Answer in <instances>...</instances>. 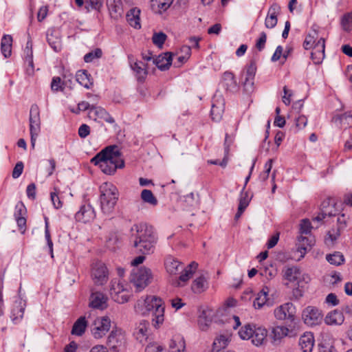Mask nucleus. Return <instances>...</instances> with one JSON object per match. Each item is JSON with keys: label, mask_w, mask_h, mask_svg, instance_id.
Returning <instances> with one entry per match:
<instances>
[{"label": "nucleus", "mask_w": 352, "mask_h": 352, "mask_svg": "<svg viewBox=\"0 0 352 352\" xmlns=\"http://www.w3.org/2000/svg\"><path fill=\"white\" fill-rule=\"evenodd\" d=\"M131 238L133 247L140 253L151 254L154 252L157 236L152 226L143 223L133 225L131 228Z\"/></svg>", "instance_id": "1"}, {"label": "nucleus", "mask_w": 352, "mask_h": 352, "mask_svg": "<svg viewBox=\"0 0 352 352\" xmlns=\"http://www.w3.org/2000/svg\"><path fill=\"white\" fill-rule=\"evenodd\" d=\"M91 162L98 166L107 175H112L118 168L124 166V162L117 146H109L97 153Z\"/></svg>", "instance_id": "2"}, {"label": "nucleus", "mask_w": 352, "mask_h": 352, "mask_svg": "<svg viewBox=\"0 0 352 352\" xmlns=\"http://www.w3.org/2000/svg\"><path fill=\"white\" fill-rule=\"evenodd\" d=\"M141 303L145 307L146 311L151 314L153 327L157 329L164 321L165 306L162 299L155 296H147L144 300H139L138 305Z\"/></svg>", "instance_id": "3"}, {"label": "nucleus", "mask_w": 352, "mask_h": 352, "mask_svg": "<svg viewBox=\"0 0 352 352\" xmlns=\"http://www.w3.org/2000/svg\"><path fill=\"white\" fill-rule=\"evenodd\" d=\"M100 192L101 210L104 214H109L118 199V190L113 184L104 182L100 186Z\"/></svg>", "instance_id": "4"}, {"label": "nucleus", "mask_w": 352, "mask_h": 352, "mask_svg": "<svg viewBox=\"0 0 352 352\" xmlns=\"http://www.w3.org/2000/svg\"><path fill=\"white\" fill-rule=\"evenodd\" d=\"M153 278L152 271L150 268L142 266L132 270L130 276L131 283L135 292H142L146 287Z\"/></svg>", "instance_id": "5"}, {"label": "nucleus", "mask_w": 352, "mask_h": 352, "mask_svg": "<svg viewBox=\"0 0 352 352\" xmlns=\"http://www.w3.org/2000/svg\"><path fill=\"white\" fill-rule=\"evenodd\" d=\"M30 132L31 146L34 148L36 138L41 131L40 110L37 104H32L30 110Z\"/></svg>", "instance_id": "6"}, {"label": "nucleus", "mask_w": 352, "mask_h": 352, "mask_svg": "<svg viewBox=\"0 0 352 352\" xmlns=\"http://www.w3.org/2000/svg\"><path fill=\"white\" fill-rule=\"evenodd\" d=\"M126 285L120 279H113L111 282L110 295L118 303L123 304L129 300V295L126 288Z\"/></svg>", "instance_id": "7"}, {"label": "nucleus", "mask_w": 352, "mask_h": 352, "mask_svg": "<svg viewBox=\"0 0 352 352\" xmlns=\"http://www.w3.org/2000/svg\"><path fill=\"white\" fill-rule=\"evenodd\" d=\"M302 318L305 324L309 326H314L322 322L323 314L318 308L308 306L303 310Z\"/></svg>", "instance_id": "8"}, {"label": "nucleus", "mask_w": 352, "mask_h": 352, "mask_svg": "<svg viewBox=\"0 0 352 352\" xmlns=\"http://www.w3.org/2000/svg\"><path fill=\"white\" fill-rule=\"evenodd\" d=\"M91 277L96 285H104L109 278V272L106 265L101 262L94 263L91 268Z\"/></svg>", "instance_id": "9"}, {"label": "nucleus", "mask_w": 352, "mask_h": 352, "mask_svg": "<svg viewBox=\"0 0 352 352\" xmlns=\"http://www.w3.org/2000/svg\"><path fill=\"white\" fill-rule=\"evenodd\" d=\"M296 309L292 302L284 303L274 309V316L277 320H289L291 322L294 320Z\"/></svg>", "instance_id": "10"}, {"label": "nucleus", "mask_w": 352, "mask_h": 352, "mask_svg": "<svg viewBox=\"0 0 352 352\" xmlns=\"http://www.w3.org/2000/svg\"><path fill=\"white\" fill-rule=\"evenodd\" d=\"M110 327L111 320L109 317L104 316L96 319L91 329L93 336L96 339L102 338L109 331Z\"/></svg>", "instance_id": "11"}, {"label": "nucleus", "mask_w": 352, "mask_h": 352, "mask_svg": "<svg viewBox=\"0 0 352 352\" xmlns=\"http://www.w3.org/2000/svg\"><path fill=\"white\" fill-rule=\"evenodd\" d=\"M224 99L221 94H215L212 98L210 114L212 119L215 122L221 120L224 111Z\"/></svg>", "instance_id": "12"}, {"label": "nucleus", "mask_w": 352, "mask_h": 352, "mask_svg": "<svg viewBox=\"0 0 352 352\" xmlns=\"http://www.w3.org/2000/svg\"><path fill=\"white\" fill-rule=\"evenodd\" d=\"M26 302L19 296L15 297L12 309L10 318L14 324H17L23 318Z\"/></svg>", "instance_id": "13"}, {"label": "nucleus", "mask_w": 352, "mask_h": 352, "mask_svg": "<svg viewBox=\"0 0 352 352\" xmlns=\"http://www.w3.org/2000/svg\"><path fill=\"white\" fill-rule=\"evenodd\" d=\"M325 41L322 37H319L318 41L313 43L311 58L314 64H320L324 58Z\"/></svg>", "instance_id": "14"}, {"label": "nucleus", "mask_w": 352, "mask_h": 352, "mask_svg": "<svg viewBox=\"0 0 352 352\" xmlns=\"http://www.w3.org/2000/svg\"><path fill=\"white\" fill-rule=\"evenodd\" d=\"M107 344L112 352H118L124 344V336L121 330L112 331Z\"/></svg>", "instance_id": "15"}, {"label": "nucleus", "mask_w": 352, "mask_h": 352, "mask_svg": "<svg viewBox=\"0 0 352 352\" xmlns=\"http://www.w3.org/2000/svg\"><path fill=\"white\" fill-rule=\"evenodd\" d=\"M96 213L94 209L90 204H84L81 206L80 210L76 213L75 218L76 221L82 223H88L94 219Z\"/></svg>", "instance_id": "16"}, {"label": "nucleus", "mask_w": 352, "mask_h": 352, "mask_svg": "<svg viewBox=\"0 0 352 352\" xmlns=\"http://www.w3.org/2000/svg\"><path fill=\"white\" fill-rule=\"evenodd\" d=\"M89 116L94 120L100 119L110 124L115 123L114 118L101 107L91 105V109L89 111Z\"/></svg>", "instance_id": "17"}, {"label": "nucleus", "mask_w": 352, "mask_h": 352, "mask_svg": "<svg viewBox=\"0 0 352 352\" xmlns=\"http://www.w3.org/2000/svg\"><path fill=\"white\" fill-rule=\"evenodd\" d=\"M256 72V65L254 60L250 61L246 67L244 89L248 92L253 91L254 79Z\"/></svg>", "instance_id": "18"}, {"label": "nucleus", "mask_w": 352, "mask_h": 352, "mask_svg": "<svg viewBox=\"0 0 352 352\" xmlns=\"http://www.w3.org/2000/svg\"><path fill=\"white\" fill-rule=\"evenodd\" d=\"M150 335L149 322L146 320H142L136 327L134 336L141 343L147 340Z\"/></svg>", "instance_id": "19"}, {"label": "nucleus", "mask_w": 352, "mask_h": 352, "mask_svg": "<svg viewBox=\"0 0 352 352\" xmlns=\"http://www.w3.org/2000/svg\"><path fill=\"white\" fill-rule=\"evenodd\" d=\"M107 6L111 19L118 20L122 17L123 8L121 0H107Z\"/></svg>", "instance_id": "20"}, {"label": "nucleus", "mask_w": 352, "mask_h": 352, "mask_svg": "<svg viewBox=\"0 0 352 352\" xmlns=\"http://www.w3.org/2000/svg\"><path fill=\"white\" fill-rule=\"evenodd\" d=\"M173 54L170 52H166L159 55L153 60L154 64L157 68L162 71L168 69L172 64Z\"/></svg>", "instance_id": "21"}, {"label": "nucleus", "mask_w": 352, "mask_h": 352, "mask_svg": "<svg viewBox=\"0 0 352 352\" xmlns=\"http://www.w3.org/2000/svg\"><path fill=\"white\" fill-rule=\"evenodd\" d=\"M107 298L101 292L92 293L89 305L96 309H104L107 307Z\"/></svg>", "instance_id": "22"}, {"label": "nucleus", "mask_w": 352, "mask_h": 352, "mask_svg": "<svg viewBox=\"0 0 352 352\" xmlns=\"http://www.w3.org/2000/svg\"><path fill=\"white\" fill-rule=\"evenodd\" d=\"M282 272L283 278L289 283L297 281L300 276V270L297 266H285Z\"/></svg>", "instance_id": "23"}, {"label": "nucleus", "mask_w": 352, "mask_h": 352, "mask_svg": "<svg viewBox=\"0 0 352 352\" xmlns=\"http://www.w3.org/2000/svg\"><path fill=\"white\" fill-rule=\"evenodd\" d=\"M344 321L343 313L338 309L329 312L324 318V322L328 325H341Z\"/></svg>", "instance_id": "24"}, {"label": "nucleus", "mask_w": 352, "mask_h": 352, "mask_svg": "<svg viewBox=\"0 0 352 352\" xmlns=\"http://www.w3.org/2000/svg\"><path fill=\"white\" fill-rule=\"evenodd\" d=\"M130 66L135 73L138 80L140 82L144 81L147 76V70L145 64L141 61L133 62L130 60Z\"/></svg>", "instance_id": "25"}, {"label": "nucleus", "mask_w": 352, "mask_h": 352, "mask_svg": "<svg viewBox=\"0 0 352 352\" xmlns=\"http://www.w3.org/2000/svg\"><path fill=\"white\" fill-rule=\"evenodd\" d=\"M186 348L184 338L177 334L173 336L169 344V352H184Z\"/></svg>", "instance_id": "26"}, {"label": "nucleus", "mask_w": 352, "mask_h": 352, "mask_svg": "<svg viewBox=\"0 0 352 352\" xmlns=\"http://www.w3.org/2000/svg\"><path fill=\"white\" fill-rule=\"evenodd\" d=\"M299 345L302 352H311L314 345V338L311 333H305L299 339Z\"/></svg>", "instance_id": "27"}, {"label": "nucleus", "mask_w": 352, "mask_h": 352, "mask_svg": "<svg viewBox=\"0 0 352 352\" xmlns=\"http://www.w3.org/2000/svg\"><path fill=\"white\" fill-rule=\"evenodd\" d=\"M164 265L167 272L170 274H176L183 268L182 263L171 256L166 258Z\"/></svg>", "instance_id": "28"}, {"label": "nucleus", "mask_w": 352, "mask_h": 352, "mask_svg": "<svg viewBox=\"0 0 352 352\" xmlns=\"http://www.w3.org/2000/svg\"><path fill=\"white\" fill-rule=\"evenodd\" d=\"M334 204V199L331 198H329L327 200L324 201L323 203L322 204V212L319 213L316 217H314L313 221L320 222L322 221L327 215L329 217L335 216L336 212H333L331 210H329L327 208L328 206Z\"/></svg>", "instance_id": "29"}, {"label": "nucleus", "mask_w": 352, "mask_h": 352, "mask_svg": "<svg viewBox=\"0 0 352 352\" xmlns=\"http://www.w3.org/2000/svg\"><path fill=\"white\" fill-rule=\"evenodd\" d=\"M173 0H151L152 10L158 14L166 11L172 5Z\"/></svg>", "instance_id": "30"}, {"label": "nucleus", "mask_w": 352, "mask_h": 352, "mask_svg": "<svg viewBox=\"0 0 352 352\" xmlns=\"http://www.w3.org/2000/svg\"><path fill=\"white\" fill-rule=\"evenodd\" d=\"M47 41L55 52H59L60 50L61 40L58 32L56 30L48 32L47 33Z\"/></svg>", "instance_id": "31"}, {"label": "nucleus", "mask_w": 352, "mask_h": 352, "mask_svg": "<svg viewBox=\"0 0 352 352\" xmlns=\"http://www.w3.org/2000/svg\"><path fill=\"white\" fill-rule=\"evenodd\" d=\"M140 10L136 8L131 9L126 14V20L129 25L135 28L140 29L141 25L140 23Z\"/></svg>", "instance_id": "32"}, {"label": "nucleus", "mask_w": 352, "mask_h": 352, "mask_svg": "<svg viewBox=\"0 0 352 352\" xmlns=\"http://www.w3.org/2000/svg\"><path fill=\"white\" fill-rule=\"evenodd\" d=\"M297 252L300 254V258H303L307 253V251L311 246V241L307 236L300 235L298 237V241L296 243Z\"/></svg>", "instance_id": "33"}, {"label": "nucleus", "mask_w": 352, "mask_h": 352, "mask_svg": "<svg viewBox=\"0 0 352 352\" xmlns=\"http://www.w3.org/2000/svg\"><path fill=\"white\" fill-rule=\"evenodd\" d=\"M269 293V288L264 287L257 294L256 298L254 300L253 306L255 309H260L263 308L267 302V296Z\"/></svg>", "instance_id": "34"}, {"label": "nucleus", "mask_w": 352, "mask_h": 352, "mask_svg": "<svg viewBox=\"0 0 352 352\" xmlns=\"http://www.w3.org/2000/svg\"><path fill=\"white\" fill-rule=\"evenodd\" d=\"M12 37L9 34H4L1 41V51L5 58H8L12 54Z\"/></svg>", "instance_id": "35"}, {"label": "nucleus", "mask_w": 352, "mask_h": 352, "mask_svg": "<svg viewBox=\"0 0 352 352\" xmlns=\"http://www.w3.org/2000/svg\"><path fill=\"white\" fill-rule=\"evenodd\" d=\"M267 336V330L265 328L255 326L254 334L251 339L253 344L256 346L261 345Z\"/></svg>", "instance_id": "36"}, {"label": "nucleus", "mask_w": 352, "mask_h": 352, "mask_svg": "<svg viewBox=\"0 0 352 352\" xmlns=\"http://www.w3.org/2000/svg\"><path fill=\"white\" fill-rule=\"evenodd\" d=\"M90 77L91 76L86 70H79L76 74V79L77 82L86 89H90L93 86V82Z\"/></svg>", "instance_id": "37"}, {"label": "nucleus", "mask_w": 352, "mask_h": 352, "mask_svg": "<svg viewBox=\"0 0 352 352\" xmlns=\"http://www.w3.org/2000/svg\"><path fill=\"white\" fill-rule=\"evenodd\" d=\"M231 335L223 334L219 336L213 342V348L212 352H216L218 349L225 350L224 349L228 346L230 342Z\"/></svg>", "instance_id": "38"}, {"label": "nucleus", "mask_w": 352, "mask_h": 352, "mask_svg": "<svg viewBox=\"0 0 352 352\" xmlns=\"http://www.w3.org/2000/svg\"><path fill=\"white\" fill-rule=\"evenodd\" d=\"M87 326L85 317L81 316L74 322L71 333L72 335L81 336L85 333Z\"/></svg>", "instance_id": "39"}, {"label": "nucleus", "mask_w": 352, "mask_h": 352, "mask_svg": "<svg viewBox=\"0 0 352 352\" xmlns=\"http://www.w3.org/2000/svg\"><path fill=\"white\" fill-rule=\"evenodd\" d=\"M319 37L318 32L313 27L310 32L305 36L302 45L303 47L307 50H311L313 43H315L316 41H318Z\"/></svg>", "instance_id": "40"}, {"label": "nucleus", "mask_w": 352, "mask_h": 352, "mask_svg": "<svg viewBox=\"0 0 352 352\" xmlns=\"http://www.w3.org/2000/svg\"><path fill=\"white\" fill-rule=\"evenodd\" d=\"M289 329L283 326H277L273 328L272 331V337L273 342L276 343L279 342L282 338L287 336Z\"/></svg>", "instance_id": "41"}, {"label": "nucleus", "mask_w": 352, "mask_h": 352, "mask_svg": "<svg viewBox=\"0 0 352 352\" xmlns=\"http://www.w3.org/2000/svg\"><path fill=\"white\" fill-rule=\"evenodd\" d=\"M223 82L227 90H232L236 87V81L232 72H226L223 74Z\"/></svg>", "instance_id": "42"}, {"label": "nucleus", "mask_w": 352, "mask_h": 352, "mask_svg": "<svg viewBox=\"0 0 352 352\" xmlns=\"http://www.w3.org/2000/svg\"><path fill=\"white\" fill-rule=\"evenodd\" d=\"M255 326L253 324H246L243 326L238 332L239 337L243 340L251 339Z\"/></svg>", "instance_id": "43"}, {"label": "nucleus", "mask_w": 352, "mask_h": 352, "mask_svg": "<svg viewBox=\"0 0 352 352\" xmlns=\"http://www.w3.org/2000/svg\"><path fill=\"white\" fill-rule=\"evenodd\" d=\"M197 267L198 264L196 262H192L184 269V272L179 276V280L183 282L188 280L197 270Z\"/></svg>", "instance_id": "44"}, {"label": "nucleus", "mask_w": 352, "mask_h": 352, "mask_svg": "<svg viewBox=\"0 0 352 352\" xmlns=\"http://www.w3.org/2000/svg\"><path fill=\"white\" fill-rule=\"evenodd\" d=\"M206 287L207 282L203 276L197 278L192 285V289L195 293H201L204 292Z\"/></svg>", "instance_id": "45"}, {"label": "nucleus", "mask_w": 352, "mask_h": 352, "mask_svg": "<svg viewBox=\"0 0 352 352\" xmlns=\"http://www.w3.org/2000/svg\"><path fill=\"white\" fill-rule=\"evenodd\" d=\"M141 199L145 203L151 206H156L157 204V199L153 194L152 191L147 189H144L141 192Z\"/></svg>", "instance_id": "46"}, {"label": "nucleus", "mask_w": 352, "mask_h": 352, "mask_svg": "<svg viewBox=\"0 0 352 352\" xmlns=\"http://www.w3.org/2000/svg\"><path fill=\"white\" fill-rule=\"evenodd\" d=\"M327 261L334 265H340L344 263V258L342 253L336 252L332 254H328L326 257Z\"/></svg>", "instance_id": "47"}, {"label": "nucleus", "mask_w": 352, "mask_h": 352, "mask_svg": "<svg viewBox=\"0 0 352 352\" xmlns=\"http://www.w3.org/2000/svg\"><path fill=\"white\" fill-rule=\"evenodd\" d=\"M340 235V228H332L329 230L325 237V243L328 245H333Z\"/></svg>", "instance_id": "48"}, {"label": "nucleus", "mask_w": 352, "mask_h": 352, "mask_svg": "<svg viewBox=\"0 0 352 352\" xmlns=\"http://www.w3.org/2000/svg\"><path fill=\"white\" fill-rule=\"evenodd\" d=\"M102 55V50L100 48H96L94 50L86 54L84 56V60L85 63H91L95 59L100 58Z\"/></svg>", "instance_id": "49"}, {"label": "nucleus", "mask_w": 352, "mask_h": 352, "mask_svg": "<svg viewBox=\"0 0 352 352\" xmlns=\"http://www.w3.org/2000/svg\"><path fill=\"white\" fill-rule=\"evenodd\" d=\"M341 25L345 32H349L352 30V13H347L343 16Z\"/></svg>", "instance_id": "50"}, {"label": "nucleus", "mask_w": 352, "mask_h": 352, "mask_svg": "<svg viewBox=\"0 0 352 352\" xmlns=\"http://www.w3.org/2000/svg\"><path fill=\"white\" fill-rule=\"evenodd\" d=\"M273 160H268L264 166V171L259 175V179L262 182L266 181L270 175V173L272 168Z\"/></svg>", "instance_id": "51"}, {"label": "nucleus", "mask_w": 352, "mask_h": 352, "mask_svg": "<svg viewBox=\"0 0 352 352\" xmlns=\"http://www.w3.org/2000/svg\"><path fill=\"white\" fill-rule=\"evenodd\" d=\"M280 12V6L276 3H274L268 10L267 17L278 20L277 16Z\"/></svg>", "instance_id": "52"}, {"label": "nucleus", "mask_w": 352, "mask_h": 352, "mask_svg": "<svg viewBox=\"0 0 352 352\" xmlns=\"http://www.w3.org/2000/svg\"><path fill=\"white\" fill-rule=\"evenodd\" d=\"M313 228L311 223L308 219L301 220L300 223V232L302 234H307L311 232Z\"/></svg>", "instance_id": "53"}, {"label": "nucleus", "mask_w": 352, "mask_h": 352, "mask_svg": "<svg viewBox=\"0 0 352 352\" xmlns=\"http://www.w3.org/2000/svg\"><path fill=\"white\" fill-rule=\"evenodd\" d=\"M245 186H243L239 199V206L247 208L249 205V203L251 200L252 197L250 196L248 192L245 191Z\"/></svg>", "instance_id": "54"}, {"label": "nucleus", "mask_w": 352, "mask_h": 352, "mask_svg": "<svg viewBox=\"0 0 352 352\" xmlns=\"http://www.w3.org/2000/svg\"><path fill=\"white\" fill-rule=\"evenodd\" d=\"M166 35L163 32L155 33L153 36L152 40L155 45L162 47L166 39Z\"/></svg>", "instance_id": "55"}, {"label": "nucleus", "mask_w": 352, "mask_h": 352, "mask_svg": "<svg viewBox=\"0 0 352 352\" xmlns=\"http://www.w3.org/2000/svg\"><path fill=\"white\" fill-rule=\"evenodd\" d=\"M26 214V208L21 201H19L14 208V216L16 219L18 217H23Z\"/></svg>", "instance_id": "56"}, {"label": "nucleus", "mask_w": 352, "mask_h": 352, "mask_svg": "<svg viewBox=\"0 0 352 352\" xmlns=\"http://www.w3.org/2000/svg\"><path fill=\"white\" fill-rule=\"evenodd\" d=\"M63 82L62 80L58 76H55L52 78L51 82V89L52 91H58L63 90Z\"/></svg>", "instance_id": "57"}, {"label": "nucleus", "mask_w": 352, "mask_h": 352, "mask_svg": "<svg viewBox=\"0 0 352 352\" xmlns=\"http://www.w3.org/2000/svg\"><path fill=\"white\" fill-rule=\"evenodd\" d=\"M266 41H267V34L265 32H262L259 35V38L256 40V45H255L256 49L259 52L262 51L265 48Z\"/></svg>", "instance_id": "58"}, {"label": "nucleus", "mask_w": 352, "mask_h": 352, "mask_svg": "<svg viewBox=\"0 0 352 352\" xmlns=\"http://www.w3.org/2000/svg\"><path fill=\"white\" fill-rule=\"evenodd\" d=\"M51 200L53 203V205L56 209H59L63 206L62 201L60 199V197L58 195L57 189L54 188V192H52L50 193Z\"/></svg>", "instance_id": "59"}, {"label": "nucleus", "mask_w": 352, "mask_h": 352, "mask_svg": "<svg viewBox=\"0 0 352 352\" xmlns=\"http://www.w3.org/2000/svg\"><path fill=\"white\" fill-rule=\"evenodd\" d=\"M23 163L22 162H19L16 164L14 169L12 170V176L14 179H16L21 176L23 170Z\"/></svg>", "instance_id": "60"}, {"label": "nucleus", "mask_w": 352, "mask_h": 352, "mask_svg": "<svg viewBox=\"0 0 352 352\" xmlns=\"http://www.w3.org/2000/svg\"><path fill=\"white\" fill-rule=\"evenodd\" d=\"M90 133V127L86 124H82L80 126L79 129H78V135L81 138H85L86 137H87Z\"/></svg>", "instance_id": "61"}, {"label": "nucleus", "mask_w": 352, "mask_h": 352, "mask_svg": "<svg viewBox=\"0 0 352 352\" xmlns=\"http://www.w3.org/2000/svg\"><path fill=\"white\" fill-rule=\"evenodd\" d=\"M307 124V118L306 116L301 115L296 118V126L298 129H302L306 126Z\"/></svg>", "instance_id": "62"}, {"label": "nucleus", "mask_w": 352, "mask_h": 352, "mask_svg": "<svg viewBox=\"0 0 352 352\" xmlns=\"http://www.w3.org/2000/svg\"><path fill=\"white\" fill-rule=\"evenodd\" d=\"M27 196L31 199H34L36 197V185L34 183L29 184L26 190Z\"/></svg>", "instance_id": "63"}, {"label": "nucleus", "mask_w": 352, "mask_h": 352, "mask_svg": "<svg viewBox=\"0 0 352 352\" xmlns=\"http://www.w3.org/2000/svg\"><path fill=\"white\" fill-rule=\"evenodd\" d=\"M145 352H164L163 348L156 344H148L145 349Z\"/></svg>", "instance_id": "64"}]
</instances>
